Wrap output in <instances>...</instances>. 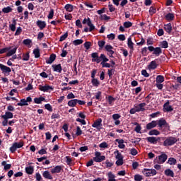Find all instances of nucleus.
I'll return each mask as SVG.
<instances>
[{"label": "nucleus", "instance_id": "e433bc0d", "mask_svg": "<svg viewBox=\"0 0 181 181\" xmlns=\"http://www.w3.org/2000/svg\"><path fill=\"white\" fill-rule=\"evenodd\" d=\"M134 125L136 126L135 129H134L135 132L137 133V134H141V126H140L139 124V123H137V122L134 123Z\"/></svg>", "mask_w": 181, "mask_h": 181}, {"label": "nucleus", "instance_id": "0e129e2a", "mask_svg": "<svg viewBox=\"0 0 181 181\" xmlns=\"http://www.w3.org/2000/svg\"><path fill=\"white\" fill-rule=\"evenodd\" d=\"M130 155H132L134 156L137 155V150L135 148H132L130 150Z\"/></svg>", "mask_w": 181, "mask_h": 181}, {"label": "nucleus", "instance_id": "5701e85b", "mask_svg": "<svg viewBox=\"0 0 181 181\" xmlns=\"http://www.w3.org/2000/svg\"><path fill=\"white\" fill-rule=\"evenodd\" d=\"M42 177L43 178L47 179L48 180H52L53 179L52 175H51V174H49V172L47 170L42 173Z\"/></svg>", "mask_w": 181, "mask_h": 181}, {"label": "nucleus", "instance_id": "cd10ccee", "mask_svg": "<svg viewBox=\"0 0 181 181\" xmlns=\"http://www.w3.org/2000/svg\"><path fill=\"white\" fill-rule=\"evenodd\" d=\"M105 160V156H101L93 158L92 160H93L95 163H101Z\"/></svg>", "mask_w": 181, "mask_h": 181}, {"label": "nucleus", "instance_id": "ea45409f", "mask_svg": "<svg viewBox=\"0 0 181 181\" xmlns=\"http://www.w3.org/2000/svg\"><path fill=\"white\" fill-rule=\"evenodd\" d=\"M1 165L4 166V170H10L12 168V164H6V161L1 162Z\"/></svg>", "mask_w": 181, "mask_h": 181}, {"label": "nucleus", "instance_id": "4468645a", "mask_svg": "<svg viewBox=\"0 0 181 181\" xmlns=\"http://www.w3.org/2000/svg\"><path fill=\"white\" fill-rule=\"evenodd\" d=\"M90 57L93 58L92 59L93 62L100 64V56H98V52H93L90 54Z\"/></svg>", "mask_w": 181, "mask_h": 181}, {"label": "nucleus", "instance_id": "7ed1b4c3", "mask_svg": "<svg viewBox=\"0 0 181 181\" xmlns=\"http://www.w3.org/2000/svg\"><path fill=\"white\" fill-rule=\"evenodd\" d=\"M148 52L152 53L153 55H155V57H158L162 54V48L160 47H154L153 46H148Z\"/></svg>", "mask_w": 181, "mask_h": 181}, {"label": "nucleus", "instance_id": "f704fd0d", "mask_svg": "<svg viewBox=\"0 0 181 181\" xmlns=\"http://www.w3.org/2000/svg\"><path fill=\"white\" fill-rule=\"evenodd\" d=\"M33 100L35 104H41L45 99L43 96H40V98H35Z\"/></svg>", "mask_w": 181, "mask_h": 181}, {"label": "nucleus", "instance_id": "de8ad7c7", "mask_svg": "<svg viewBox=\"0 0 181 181\" xmlns=\"http://www.w3.org/2000/svg\"><path fill=\"white\" fill-rule=\"evenodd\" d=\"M30 60V53L27 52L25 54H23V61L28 62Z\"/></svg>", "mask_w": 181, "mask_h": 181}, {"label": "nucleus", "instance_id": "1a4fd4ad", "mask_svg": "<svg viewBox=\"0 0 181 181\" xmlns=\"http://www.w3.org/2000/svg\"><path fill=\"white\" fill-rule=\"evenodd\" d=\"M164 140L161 137H154V136H148L146 138V141H148V143L153 144V145H156L157 143L160 142V141Z\"/></svg>", "mask_w": 181, "mask_h": 181}, {"label": "nucleus", "instance_id": "6e6552de", "mask_svg": "<svg viewBox=\"0 0 181 181\" xmlns=\"http://www.w3.org/2000/svg\"><path fill=\"white\" fill-rule=\"evenodd\" d=\"M12 118H13V113L11 112L10 111L5 112V115H1V119H4L1 122L2 125L4 127L6 126V124H8V119H12Z\"/></svg>", "mask_w": 181, "mask_h": 181}, {"label": "nucleus", "instance_id": "49530a36", "mask_svg": "<svg viewBox=\"0 0 181 181\" xmlns=\"http://www.w3.org/2000/svg\"><path fill=\"white\" fill-rule=\"evenodd\" d=\"M116 71V70H115V69H107V74L108 76L110 77V79L112 78V76L115 74V72Z\"/></svg>", "mask_w": 181, "mask_h": 181}, {"label": "nucleus", "instance_id": "c9c22d12", "mask_svg": "<svg viewBox=\"0 0 181 181\" xmlns=\"http://www.w3.org/2000/svg\"><path fill=\"white\" fill-rule=\"evenodd\" d=\"M13 8L11 6H6L3 8L1 13H12Z\"/></svg>", "mask_w": 181, "mask_h": 181}, {"label": "nucleus", "instance_id": "412c9836", "mask_svg": "<svg viewBox=\"0 0 181 181\" xmlns=\"http://www.w3.org/2000/svg\"><path fill=\"white\" fill-rule=\"evenodd\" d=\"M56 59V54H51L49 55V57L47 60H46V64H52L54 62H55Z\"/></svg>", "mask_w": 181, "mask_h": 181}, {"label": "nucleus", "instance_id": "c03bdc74", "mask_svg": "<svg viewBox=\"0 0 181 181\" xmlns=\"http://www.w3.org/2000/svg\"><path fill=\"white\" fill-rule=\"evenodd\" d=\"M109 61L108 58L105 57V54H100V62H102L100 63H107Z\"/></svg>", "mask_w": 181, "mask_h": 181}, {"label": "nucleus", "instance_id": "c756f323", "mask_svg": "<svg viewBox=\"0 0 181 181\" xmlns=\"http://www.w3.org/2000/svg\"><path fill=\"white\" fill-rule=\"evenodd\" d=\"M17 52V47H14L11 50L7 51L6 57H11V56L14 55Z\"/></svg>", "mask_w": 181, "mask_h": 181}, {"label": "nucleus", "instance_id": "37998d69", "mask_svg": "<svg viewBox=\"0 0 181 181\" xmlns=\"http://www.w3.org/2000/svg\"><path fill=\"white\" fill-rule=\"evenodd\" d=\"M17 25V22L16 20H13V24L9 25V28L11 29V32L16 31V25Z\"/></svg>", "mask_w": 181, "mask_h": 181}, {"label": "nucleus", "instance_id": "58836bf2", "mask_svg": "<svg viewBox=\"0 0 181 181\" xmlns=\"http://www.w3.org/2000/svg\"><path fill=\"white\" fill-rule=\"evenodd\" d=\"M167 163L170 165H175L177 163V160H175V158H168Z\"/></svg>", "mask_w": 181, "mask_h": 181}, {"label": "nucleus", "instance_id": "6ab92c4d", "mask_svg": "<svg viewBox=\"0 0 181 181\" xmlns=\"http://www.w3.org/2000/svg\"><path fill=\"white\" fill-rule=\"evenodd\" d=\"M163 107L164 110H165V112H170L173 111V107L169 105V100H167V102L164 103V105H163Z\"/></svg>", "mask_w": 181, "mask_h": 181}, {"label": "nucleus", "instance_id": "dca6fc26", "mask_svg": "<svg viewBox=\"0 0 181 181\" xmlns=\"http://www.w3.org/2000/svg\"><path fill=\"white\" fill-rule=\"evenodd\" d=\"M0 70H1V71H3V74H9L11 72H12V70L11 69V68L0 64Z\"/></svg>", "mask_w": 181, "mask_h": 181}, {"label": "nucleus", "instance_id": "f03ea898", "mask_svg": "<svg viewBox=\"0 0 181 181\" xmlns=\"http://www.w3.org/2000/svg\"><path fill=\"white\" fill-rule=\"evenodd\" d=\"M151 122H155L160 129L164 128L165 131H169V124L163 118H160L159 120H153Z\"/></svg>", "mask_w": 181, "mask_h": 181}, {"label": "nucleus", "instance_id": "0eeeda50", "mask_svg": "<svg viewBox=\"0 0 181 181\" xmlns=\"http://www.w3.org/2000/svg\"><path fill=\"white\" fill-rule=\"evenodd\" d=\"M95 74H97V69H93L92 73L90 74V77L92 78V86L95 87H99L100 86V81L98 79L95 78Z\"/></svg>", "mask_w": 181, "mask_h": 181}, {"label": "nucleus", "instance_id": "13d9d810", "mask_svg": "<svg viewBox=\"0 0 181 181\" xmlns=\"http://www.w3.org/2000/svg\"><path fill=\"white\" fill-rule=\"evenodd\" d=\"M160 47L163 49L168 48V42L167 41H161L160 42Z\"/></svg>", "mask_w": 181, "mask_h": 181}, {"label": "nucleus", "instance_id": "052dcab7", "mask_svg": "<svg viewBox=\"0 0 181 181\" xmlns=\"http://www.w3.org/2000/svg\"><path fill=\"white\" fill-rule=\"evenodd\" d=\"M91 46H92V42H84V47H86V50L90 49Z\"/></svg>", "mask_w": 181, "mask_h": 181}, {"label": "nucleus", "instance_id": "c85d7f7f", "mask_svg": "<svg viewBox=\"0 0 181 181\" xmlns=\"http://www.w3.org/2000/svg\"><path fill=\"white\" fill-rule=\"evenodd\" d=\"M127 46L131 49L130 53L132 52V51H134V42H132L131 37H129V38L127 39Z\"/></svg>", "mask_w": 181, "mask_h": 181}, {"label": "nucleus", "instance_id": "39448f33", "mask_svg": "<svg viewBox=\"0 0 181 181\" xmlns=\"http://www.w3.org/2000/svg\"><path fill=\"white\" fill-rule=\"evenodd\" d=\"M24 146V143L23 140H21L19 143L14 142L11 145V148H9V151H11V153H14L18 148H21Z\"/></svg>", "mask_w": 181, "mask_h": 181}, {"label": "nucleus", "instance_id": "423d86ee", "mask_svg": "<svg viewBox=\"0 0 181 181\" xmlns=\"http://www.w3.org/2000/svg\"><path fill=\"white\" fill-rule=\"evenodd\" d=\"M177 140L174 136H169L167 138V139L164 140V142L163 143V146L167 147V146H173L175 145V143H177Z\"/></svg>", "mask_w": 181, "mask_h": 181}, {"label": "nucleus", "instance_id": "f257e3e1", "mask_svg": "<svg viewBox=\"0 0 181 181\" xmlns=\"http://www.w3.org/2000/svg\"><path fill=\"white\" fill-rule=\"evenodd\" d=\"M105 41H98V47L99 49H103L105 47V49L106 52H108L107 55L110 56V58H113V54H115V51H113V47H112L110 45H105Z\"/></svg>", "mask_w": 181, "mask_h": 181}, {"label": "nucleus", "instance_id": "4d7b16f0", "mask_svg": "<svg viewBox=\"0 0 181 181\" xmlns=\"http://www.w3.org/2000/svg\"><path fill=\"white\" fill-rule=\"evenodd\" d=\"M99 148H108V144L105 142L103 141L99 144Z\"/></svg>", "mask_w": 181, "mask_h": 181}, {"label": "nucleus", "instance_id": "6e6d98bb", "mask_svg": "<svg viewBox=\"0 0 181 181\" xmlns=\"http://www.w3.org/2000/svg\"><path fill=\"white\" fill-rule=\"evenodd\" d=\"M83 40L80 39V40H74L73 44L75 46H78V45L83 44Z\"/></svg>", "mask_w": 181, "mask_h": 181}, {"label": "nucleus", "instance_id": "2eb2a0df", "mask_svg": "<svg viewBox=\"0 0 181 181\" xmlns=\"http://www.w3.org/2000/svg\"><path fill=\"white\" fill-rule=\"evenodd\" d=\"M62 166L56 165L55 168L50 170L51 174H59L62 173Z\"/></svg>", "mask_w": 181, "mask_h": 181}, {"label": "nucleus", "instance_id": "a878e982", "mask_svg": "<svg viewBox=\"0 0 181 181\" xmlns=\"http://www.w3.org/2000/svg\"><path fill=\"white\" fill-rule=\"evenodd\" d=\"M165 20L168 21H173L175 20V13H168L167 15L165 16Z\"/></svg>", "mask_w": 181, "mask_h": 181}, {"label": "nucleus", "instance_id": "4c0bfd02", "mask_svg": "<svg viewBox=\"0 0 181 181\" xmlns=\"http://www.w3.org/2000/svg\"><path fill=\"white\" fill-rule=\"evenodd\" d=\"M33 54L35 55V59L40 58V57L41 56V53L40 52V49L35 48V49H33Z\"/></svg>", "mask_w": 181, "mask_h": 181}, {"label": "nucleus", "instance_id": "e2e57ef3", "mask_svg": "<svg viewBox=\"0 0 181 181\" xmlns=\"http://www.w3.org/2000/svg\"><path fill=\"white\" fill-rule=\"evenodd\" d=\"M60 119V115L59 113H52L51 115V119Z\"/></svg>", "mask_w": 181, "mask_h": 181}, {"label": "nucleus", "instance_id": "b1692460", "mask_svg": "<svg viewBox=\"0 0 181 181\" xmlns=\"http://www.w3.org/2000/svg\"><path fill=\"white\" fill-rule=\"evenodd\" d=\"M52 69H54V71L57 72V73H62V64H54L52 65Z\"/></svg>", "mask_w": 181, "mask_h": 181}, {"label": "nucleus", "instance_id": "9b49d317", "mask_svg": "<svg viewBox=\"0 0 181 181\" xmlns=\"http://www.w3.org/2000/svg\"><path fill=\"white\" fill-rule=\"evenodd\" d=\"M143 173L146 177L155 176L156 175V170L154 169L144 168Z\"/></svg>", "mask_w": 181, "mask_h": 181}, {"label": "nucleus", "instance_id": "4be33fe9", "mask_svg": "<svg viewBox=\"0 0 181 181\" xmlns=\"http://www.w3.org/2000/svg\"><path fill=\"white\" fill-rule=\"evenodd\" d=\"M164 175L167 177H175V173L170 169L164 170Z\"/></svg>", "mask_w": 181, "mask_h": 181}, {"label": "nucleus", "instance_id": "bf43d9fd", "mask_svg": "<svg viewBox=\"0 0 181 181\" xmlns=\"http://www.w3.org/2000/svg\"><path fill=\"white\" fill-rule=\"evenodd\" d=\"M30 43H32V40L30 39H25L23 40V45L28 46L30 45Z\"/></svg>", "mask_w": 181, "mask_h": 181}, {"label": "nucleus", "instance_id": "aec40b11", "mask_svg": "<svg viewBox=\"0 0 181 181\" xmlns=\"http://www.w3.org/2000/svg\"><path fill=\"white\" fill-rule=\"evenodd\" d=\"M164 30L167 32L168 34L170 35L172 33L173 28L172 24L170 23L164 25Z\"/></svg>", "mask_w": 181, "mask_h": 181}, {"label": "nucleus", "instance_id": "a211bd4d", "mask_svg": "<svg viewBox=\"0 0 181 181\" xmlns=\"http://www.w3.org/2000/svg\"><path fill=\"white\" fill-rule=\"evenodd\" d=\"M156 60L151 61L150 64L148 65V70H155L158 67V64H156Z\"/></svg>", "mask_w": 181, "mask_h": 181}, {"label": "nucleus", "instance_id": "8fccbe9b", "mask_svg": "<svg viewBox=\"0 0 181 181\" xmlns=\"http://www.w3.org/2000/svg\"><path fill=\"white\" fill-rule=\"evenodd\" d=\"M148 51H149V49L146 47L141 49V54H143L144 57H146L148 55Z\"/></svg>", "mask_w": 181, "mask_h": 181}, {"label": "nucleus", "instance_id": "338daca9", "mask_svg": "<svg viewBox=\"0 0 181 181\" xmlns=\"http://www.w3.org/2000/svg\"><path fill=\"white\" fill-rule=\"evenodd\" d=\"M21 33H22V28L19 27L17 28V30H16V33L14 34V35L18 36L21 35Z\"/></svg>", "mask_w": 181, "mask_h": 181}, {"label": "nucleus", "instance_id": "09e8293b", "mask_svg": "<svg viewBox=\"0 0 181 181\" xmlns=\"http://www.w3.org/2000/svg\"><path fill=\"white\" fill-rule=\"evenodd\" d=\"M107 100H108V104H110V105H112V103H115V101H116V98H113L112 96L110 95L107 98Z\"/></svg>", "mask_w": 181, "mask_h": 181}, {"label": "nucleus", "instance_id": "69168bd1", "mask_svg": "<svg viewBox=\"0 0 181 181\" xmlns=\"http://www.w3.org/2000/svg\"><path fill=\"white\" fill-rule=\"evenodd\" d=\"M134 180L135 181H141V180H143V176H141L140 175H135Z\"/></svg>", "mask_w": 181, "mask_h": 181}, {"label": "nucleus", "instance_id": "680f3d73", "mask_svg": "<svg viewBox=\"0 0 181 181\" xmlns=\"http://www.w3.org/2000/svg\"><path fill=\"white\" fill-rule=\"evenodd\" d=\"M45 109H46L48 112H52V106L49 103L45 105Z\"/></svg>", "mask_w": 181, "mask_h": 181}, {"label": "nucleus", "instance_id": "774afa93", "mask_svg": "<svg viewBox=\"0 0 181 181\" xmlns=\"http://www.w3.org/2000/svg\"><path fill=\"white\" fill-rule=\"evenodd\" d=\"M81 134H82V131H81V129H80V127H76V132L75 133V135L79 136L81 135Z\"/></svg>", "mask_w": 181, "mask_h": 181}, {"label": "nucleus", "instance_id": "2f4dec72", "mask_svg": "<svg viewBox=\"0 0 181 181\" xmlns=\"http://www.w3.org/2000/svg\"><path fill=\"white\" fill-rule=\"evenodd\" d=\"M156 126H158L156 124V123L155 122H151L150 123H148V124H146V129L147 130H151L154 129Z\"/></svg>", "mask_w": 181, "mask_h": 181}, {"label": "nucleus", "instance_id": "ddd939ff", "mask_svg": "<svg viewBox=\"0 0 181 181\" xmlns=\"http://www.w3.org/2000/svg\"><path fill=\"white\" fill-rule=\"evenodd\" d=\"M92 127L98 129V131H100V129H103V127H102V119H100V118L97 119V120H95L94 122V123H93Z\"/></svg>", "mask_w": 181, "mask_h": 181}, {"label": "nucleus", "instance_id": "393cba45", "mask_svg": "<svg viewBox=\"0 0 181 181\" xmlns=\"http://www.w3.org/2000/svg\"><path fill=\"white\" fill-rule=\"evenodd\" d=\"M145 106H146V103H141L135 106V110H141V111H145V108H144Z\"/></svg>", "mask_w": 181, "mask_h": 181}, {"label": "nucleus", "instance_id": "79ce46f5", "mask_svg": "<svg viewBox=\"0 0 181 181\" xmlns=\"http://www.w3.org/2000/svg\"><path fill=\"white\" fill-rule=\"evenodd\" d=\"M164 82V76L162 75H158L156 76V83H162Z\"/></svg>", "mask_w": 181, "mask_h": 181}, {"label": "nucleus", "instance_id": "f8f14e48", "mask_svg": "<svg viewBox=\"0 0 181 181\" xmlns=\"http://www.w3.org/2000/svg\"><path fill=\"white\" fill-rule=\"evenodd\" d=\"M38 90L42 91L43 93H47L49 90H54V88L52 86H49V85H42L38 86Z\"/></svg>", "mask_w": 181, "mask_h": 181}, {"label": "nucleus", "instance_id": "473e14b6", "mask_svg": "<svg viewBox=\"0 0 181 181\" xmlns=\"http://www.w3.org/2000/svg\"><path fill=\"white\" fill-rule=\"evenodd\" d=\"M100 65L102 66V68H115V65L110 64L107 62H100Z\"/></svg>", "mask_w": 181, "mask_h": 181}, {"label": "nucleus", "instance_id": "a18cd8bd", "mask_svg": "<svg viewBox=\"0 0 181 181\" xmlns=\"http://www.w3.org/2000/svg\"><path fill=\"white\" fill-rule=\"evenodd\" d=\"M12 47H8L3 49H0V54H3L4 53H6L7 52L11 50Z\"/></svg>", "mask_w": 181, "mask_h": 181}, {"label": "nucleus", "instance_id": "20e7f679", "mask_svg": "<svg viewBox=\"0 0 181 181\" xmlns=\"http://www.w3.org/2000/svg\"><path fill=\"white\" fill-rule=\"evenodd\" d=\"M168 155L164 152H161L160 156H158V157L154 159V164H163L167 161Z\"/></svg>", "mask_w": 181, "mask_h": 181}, {"label": "nucleus", "instance_id": "603ef678", "mask_svg": "<svg viewBox=\"0 0 181 181\" xmlns=\"http://www.w3.org/2000/svg\"><path fill=\"white\" fill-rule=\"evenodd\" d=\"M115 154H117L116 155V159L124 160V157L122 156V154H121L118 151H115Z\"/></svg>", "mask_w": 181, "mask_h": 181}, {"label": "nucleus", "instance_id": "9d476101", "mask_svg": "<svg viewBox=\"0 0 181 181\" xmlns=\"http://www.w3.org/2000/svg\"><path fill=\"white\" fill-rule=\"evenodd\" d=\"M29 103H32V98L30 96L27 97L26 99H21V103H18L17 105L19 107L28 106Z\"/></svg>", "mask_w": 181, "mask_h": 181}, {"label": "nucleus", "instance_id": "3c124183", "mask_svg": "<svg viewBox=\"0 0 181 181\" xmlns=\"http://www.w3.org/2000/svg\"><path fill=\"white\" fill-rule=\"evenodd\" d=\"M123 27L124 28H130L131 27H132V23H131L130 21H126L123 23Z\"/></svg>", "mask_w": 181, "mask_h": 181}, {"label": "nucleus", "instance_id": "f3484780", "mask_svg": "<svg viewBox=\"0 0 181 181\" xmlns=\"http://www.w3.org/2000/svg\"><path fill=\"white\" fill-rule=\"evenodd\" d=\"M37 27L40 28V30H42L45 28H46V22L42 21L41 20H37L35 23Z\"/></svg>", "mask_w": 181, "mask_h": 181}, {"label": "nucleus", "instance_id": "7c9ffc66", "mask_svg": "<svg viewBox=\"0 0 181 181\" xmlns=\"http://www.w3.org/2000/svg\"><path fill=\"white\" fill-rule=\"evenodd\" d=\"M64 8L66 10V12L71 13L74 10V6L70 4H67L65 5Z\"/></svg>", "mask_w": 181, "mask_h": 181}, {"label": "nucleus", "instance_id": "864d4df0", "mask_svg": "<svg viewBox=\"0 0 181 181\" xmlns=\"http://www.w3.org/2000/svg\"><path fill=\"white\" fill-rule=\"evenodd\" d=\"M54 9H51L49 10V13H48V16H47V18L48 20H52V18H54Z\"/></svg>", "mask_w": 181, "mask_h": 181}, {"label": "nucleus", "instance_id": "5fc2aeb1", "mask_svg": "<svg viewBox=\"0 0 181 181\" xmlns=\"http://www.w3.org/2000/svg\"><path fill=\"white\" fill-rule=\"evenodd\" d=\"M154 44V40L152 37H148L146 39V45H153Z\"/></svg>", "mask_w": 181, "mask_h": 181}, {"label": "nucleus", "instance_id": "bb28decb", "mask_svg": "<svg viewBox=\"0 0 181 181\" xmlns=\"http://www.w3.org/2000/svg\"><path fill=\"white\" fill-rule=\"evenodd\" d=\"M25 173L27 175H33V172L35 171V169L33 168V166L30 165L28 167H25Z\"/></svg>", "mask_w": 181, "mask_h": 181}, {"label": "nucleus", "instance_id": "72a5a7b5", "mask_svg": "<svg viewBox=\"0 0 181 181\" xmlns=\"http://www.w3.org/2000/svg\"><path fill=\"white\" fill-rule=\"evenodd\" d=\"M160 135V132L156 129L150 130L148 132V136H158Z\"/></svg>", "mask_w": 181, "mask_h": 181}, {"label": "nucleus", "instance_id": "a19ab883", "mask_svg": "<svg viewBox=\"0 0 181 181\" xmlns=\"http://www.w3.org/2000/svg\"><path fill=\"white\" fill-rule=\"evenodd\" d=\"M76 104H77L76 99L69 100V102H67V105H69V107H74L75 105H76Z\"/></svg>", "mask_w": 181, "mask_h": 181}]
</instances>
